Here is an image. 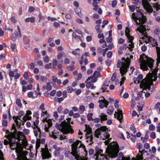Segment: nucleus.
Listing matches in <instances>:
<instances>
[{
    "instance_id": "1",
    "label": "nucleus",
    "mask_w": 160,
    "mask_h": 160,
    "mask_svg": "<svg viewBox=\"0 0 160 160\" xmlns=\"http://www.w3.org/2000/svg\"><path fill=\"white\" fill-rule=\"evenodd\" d=\"M150 43L152 47H156L157 51V67L154 69H152L153 65L154 60L151 58L143 54L140 56V61L139 63L140 68L143 71L148 70V67L150 68L151 73H149L147 75L146 77L141 82L140 85L141 87L145 89L150 90L151 86H153L152 84L153 81H155L157 78V72L158 70V67L160 62V48L158 47V44L156 41L152 38H151ZM153 90V88L151 89V91Z\"/></svg>"
},
{
    "instance_id": "2",
    "label": "nucleus",
    "mask_w": 160,
    "mask_h": 160,
    "mask_svg": "<svg viewBox=\"0 0 160 160\" xmlns=\"http://www.w3.org/2000/svg\"><path fill=\"white\" fill-rule=\"evenodd\" d=\"M14 135L12 133L8 134L7 137V138L9 141L7 140H4V144L5 145L9 144L12 149H15L16 153H19V160H22V155L23 153L21 152V150H22L23 147H25L27 146L28 142L26 140L20 139H17L14 138Z\"/></svg>"
},
{
    "instance_id": "3",
    "label": "nucleus",
    "mask_w": 160,
    "mask_h": 160,
    "mask_svg": "<svg viewBox=\"0 0 160 160\" xmlns=\"http://www.w3.org/2000/svg\"><path fill=\"white\" fill-rule=\"evenodd\" d=\"M131 18L137 24H140L138 29L139 32L143 33L146 30V26L143 24L146 21V17L140 12L137 11L132 14Z\"/></svg>"
},
{
    "instance_id": "4",
    "label": "nucleus",
    "mask_w": 160,
    "mask_h": 160,
    "mask_svg": "<svg viewBox=\"0 0 160 160\" xmlns=\"http://www.w3.org/2000/svg\"><path fill=\"white\" fill-rule=\"evenodd\" d=\"M71 146L72 152L71 154L75 157L76 160H88L84 157H82L79 155L78 148L81 147L84 150L85 149V146L80 141L78 140H76L72 144Z\"/></svg>"
},
{
    "instance_id": "5",
    "label": "nucleus",
    "mask_w": 160,
    "mask_h": 160,
    "mask_svg": "<svg viewBox=\"0 0 160 160\" xmlns=\"http://www.w3.org/2000/svg\"><path fill=\"white\" fill-rule=\"evenodd\" d=\"M68 122L65 120L62 122L61 123L56 124V127L62 132L63 134H67L69 133H73L74 132L73 129L72 128L71 125L70 124V118L67 119Z\"/></svg>"
},
{
    "instance_id": "6",
    "label": "nucleus",
    "mask_w": 160,
    "mask_h": 160,
    "mask_svg": "<svg viewBox=\"0 0 160 160\" xmlns=\"http://www.w3.org/2000/svg\"><path fill=\"white\" fill-rule=\"evenodd\" d=\"M130 60L129 58H127L126 59L124 58H122L121 60L118 61L117 67L120 68V72L121 76H124L128 71L130 63Z\"/></svg>"
},
{
    "instance_id": "7",
    "label": "nucleus",
    "mask_w": 160,
    "mask_h": 160,
    "mask_svg": "<svg viewBox=\"0 0 160 160\" xmlns=\"http://www.w3.org/2000/svg\"><path fill=\"white\" fill-rule=\"evenodd\" d=\"M119 151V146L117 142L110 143L106 148V152L109 157L112 158H116Z\"/></svg>"
},
{
    "instance_id": "8",
    "label": "nucleus",
    "mask_w": 160,
    "mask_h": 160,
    "mask_svg": "<svg viewBox=\"0 0 160 160\" xmlns=\"http://www.w3.org/2000/svg\"><path fill=\"white\" fill-rule=\"evenodd\" d=\"M142 1L143 7L146 11L148 12H152L153 11L152 9L147 0H142Z\"/></svg>"
},
{
    "instance_id": "9",
    "label": "nucleus",
    "mask_w": 160,
    "mask_h": 160,
    "mask_svg": "<svg viewBox=\"0 0 160 160\" xmlns=\"http://www.w3.org/2000/svg\"><path fill=\"white\" fill-rule=\"evenodd\" d=\"M42 156L43 159H48L51 157V154L49 153L48 148H42Z\"/></svg>"
},
{
    "instance_id": "10",
    "label": "nucleus",
    "mask_w": 160,
    "mask_h": 160,
    "mask_svg": "<svg viewBox=\"0 0 160 160\" xmlns=\"http://www.w3.org/2000/svg\"><path fill=\"white\" fill-rule=\"evenodd\" d=\"M100 77L101 74L100 73L98 72L95 71L92 76L88 78L87 79V81L90 80L91 79V81L92 83H94L97 81V78H99Z\"/></svg>"
},
{
    "instance_id": "11",
    "label": "nucleus",
    "mask_w": 160,
    "mask_h": 160,
    "mask_svg": "<svg viewBox=\"0 0 160 160\" xmlns=\"http://www.w3.org/2000/svg\"><path fill=\"white\" fill-rule=\"evenodd\" d=\"M32 128L33 129V133L36 138H41L42 133L40 128L38 127H35L34 126H32Z\"/></svg>"
},
{
    "instance_id": "12",
    "label": "nucleus",
    "mask_w": 160,
    "mask_h": 160,
    "mask_svg": "<svg viewBox=\"0 0 160 160\" xmlns=\"http://www.w3.org/2000/svg\"><path fill=\"white\" fill-rule=\"evenodd\" d=\"M9 75L10 78L14 77L16 79L18 78L20 76V74L18 72L17 69H15L13 71H10Z\"/></svg>"
},
{
    "instance_id": "13",
    "label": "nucleus",
    "mask_w": 160,
    "mask_h": 160,
    "mask_svg": "<svg viewBox=\"0 0 160 160\" xmlns=\"http://www.w3.org/2000/svg\"><path fill=\"white\" fill-rule=\"evenodd\" d=\"M118 112H115L114 114V117L117 118V119L120 122H122V120L123 119L122 112V110L118 109Z\"/></svg>"
},
{
    "instance_id": "14",
    "label": "nucleus",
    "mask_w": 160,
    "mask_h": 160,
    "mask_svg": "<svg viewBox=\"0 0 160 160\" xmlns=\"http://www.w3.org/2000/svg\"><path fill=\"white\" fill-rule=\"evenodd\" d=\"M21 117H19V115L17 117H16L15 116H13V119L15 120L16 123L19 126L21 125V124L23 125L25 122L23 120H22L21 119Z\"/></svg>"
},
{
    "instance_id": "15",
    "label": "nucleus",
    "mask_w": 160,
    "mask_h": 160,
    "mask_svg": "<svg viewBox=\"0 0 160 160\" xmlns=\"http://www.w3.org/2000/svg\"><path fill=\"white\" fill-rule=\"evenodd\" d=\"M32 114L31 112L30 111H27L26 114L22 118V120L26 122L27 120H30L32 119L31 116H29V115H31Z\"/></svg>"
},
{
    "instance_id": "16",
    "label": "nucleus",
    "mask_w": 160,
    "mask_h": 160,
    "mask_svg": "<svg viewBox=\"0 0 160 160\" xmlns=\"http://www.w3.org/2000/svg\"><path fill=\"white\" fill-rule=\"evenodd\" d=\"M99 106L101 108H103L104 107H107L108 104V102L105 99H104L102 101H99Z\"/></svg>"
},
{
    "instance_id": "17",
    "label": "nucleus",
    "mask_w": 160,
    "mask_h": 160,
    "mask_svg": "<svg viewBox=\"0 0 160 160\" xmlns=\"http://www.w3.org/2000/svg\"><path fill=\"white\" fill-rule=\"evenodd\" d=\"M127 37L129 40V42L130 43V44L129 45V46L130 47L129 48V49L130 51H131L132 50V48H134V43L132 42V41L133 39V38L130 36V35L127 36Z\"/></svg>"
},
{
    "instance_id": "18",
    "label": "nucleus",
    "mask_w": 160,
    "mask_h": 160,
    "mask_svg": "<svg viewBox=\"0 0 160 160\" xmlns=\"http://www.w3.org/2000/svg\"><path fill=\"white\" fill-rule=\"evenodd\" d=\"M128 48L127 45L126 44H123L122 46H121L118 50V54H122L126 50V48Z\"/></svg>"
},
{
    "instance_id": "19",
    "label": "nucleus",
    "mask_w": 160,
    "mask_h": 160,
    "mask_svg": "<svg viewBox=\"0 0 160 160\" xmlns=\"http://www.w3.org/2000/svg\"><path fill=\"white\" fill-rule=\"evenodd\" d=\"M21 152H22V153H23V154H22V160H29V159H28L26 155L28 154V152L26 151H23V150H21ZM18 154V160H19V153H17Z\"/></svg>"
},
{
    "instance_id": "20",
    "label": "nucleus",
    "mask_w": 160,
    "mask_h": 160,
    "mask_svg": "<svg viewBox=\"0 0 160 160\" xmlns=\"http://www.w3.org/2000/svg\"><path fill=\"white\" fill-rule=\"evenodd\" d=\"M108 82L109 81L108 80H106L104 82L103 85L102 87V92H104L107 89V88L108 86Z\"/></svg>"
},
{
    "instance_id": "21",
    "label": "nucleus",
    "mask_w": 160,
    "mask_h": 160,
    "mask_svg": "<svg viewBox=\"0 0 160 160\" xmlns=\"http://www.w3.org/2000/svg\"><path fill=\"white\" fill-rule=\"evenodd\" d=\"M91 79L89 80L90 81H87L86 82H87L86 84V87L87 88H91L92 89H94L95 87L93 86V85L92 84L91 82H92L91 81Z\"/></svg>"
},
{
    "instance_id": "22",
    "label": "nucleus",
    "mask_w": 160,
    "mask_h": 160,
    "mask_svg": "<svg viewBox=\"0 0 160 160\" xmlns=\"http://www.w3.org/2000/svg\"><path fill=\"white\" fill-rule=\"evenodd\" d=\"M99 117L100 118L101 122H102L103 121H105L107 119V115L104 113H101L100 114Z\"/></svg>"
},
{
    "instance_id": "23",
    "label": "nucleus",
    "mask_w": 160,
    "mask_h": 160,
    "mask_svg": "<svg viewBox=\"0 0 160 160\" xmlns=\"http://www.w3.org/2000/svg\"><path fill=\"white\" fill-rule=\"evenodd\" d=\"M86 130L87 131L86 136L89 135L92 133L91 128L89 126L86 125Z\"/></svg>"
},
{
    "instance_id": "24",
    "label": "nucleus",
    "mask_w": 160,
    "mask_h": 160,
    "mask_svg": "<svg viewBox=\"0 0 160 160\" xmlns=\"http://www.w3.org/2000/svg\"><path fill=\"white\" fill-rule=\"evenodd\" d=\"M143 146V145L140 143H138L136 144V148L139 150V155H140V154H142L141 152V149H142Z\"/></svg>"
},
{
    "instance_id": "25",
    "label": "nucleus",
    "mask_w": 160,
    "mask_h": 160,
    "mask_svg": "<svg viewBox=\"0 0 160 160\" xmlns=\"http://www.w3.org/2000/svg\"><path fill=\"white\" fill-rule=\"evenodd\" d=\"M93 138L92 135L86 136V139L87 140V142H92V143H93V142H92Z\"/></svg>"
},
{
    "instance_id": "26",
    "label": "nucleus",
    "mask_w": 160,
    "mask_h": 160,
    "mask_svg": "<svg viewBox=\"0 0 160 160\" xmlns=\"http://www.w3.org/2000/svg\"><path fill=\"white\" fill-rule=\"evenodd\" d=\"M145 37L142 38V39H143L144 42L146 43H147L148 42H150V40H151V38L148 37L147 35H144Z\"/></svg>"
},
{
    "instance_id": "27",
    "label": "nucleus",
    "mask_w": 160,
    "mask_h": 160,
    "mask_svg": "<svg viewBox=\"0 0 160 160\" xmlns=\"http://www.w3.org/2000/svg\"><path fill=\"white\" fill-rule=\"evenodd\" d=\"M35 18L33 17H31L25 19V21L26 22H35Z\"/></svg>"
},
{
    "instance_id": "28",
    "label": "nucleus",
    "mask_w": 160,
    "mask_h": 160,
    "mask_svg": "<svg viewBox=\"0 0 160 160\" xmlns=\"http://www.w3.org/2000/svg\"><path fill=\"white\" fill-rule=\"evenodd\" d=\"M95 28L96 29L97 32L98 33H101L102 30L100 28V25H97L95 26Z\"/></svg>"
},
{
    "instance_id": "29",
    "label": "nucleus",
    "mask_w": 160,
    "mask_h": 160,
    "mask_svg": "<svg viewBox=\"0 0 160 160\" xmlns=\"http://www.w3.org/2000/svg\"><path fill=\"white\" fill-rule=\"evenodd\" d=\"M153 7L157 11L160 9V5L158 3H154L153 4Z\"/></svg>"
},
{
    "instance_id": "30",
    "label": "nucleus",
    "mask_w": 160,
    "mask_h": 160,
    "mask_svg": "<svg viewBox=\"0 0 160 160\" xmlns=\"http://www.w3.org/2000/svg\"><path fill=\"white\" fill-rule=\"evenodd\" d=\"M40 138H37V141L36 144V150H37L40 146Z\"/></svg>"
},
{
    "instance_id": "31",
    "label": "nucleus",
    "mask_w": 160,
    "mask_h": 160,
    "mask_svg": "<svg viewBox=\"0 0 160 160\" xmlns=\"http://www.w3.org/2000/svg\"><path fill=\"white\" fill-rule=\"evenodd\" d=\"M100 131L99 129L98 128L97 129L95 132L94 135L97 138H98L99 137L98 136L100 135Z\"/></svg>"
},
{
    "instance_id": "32",
    "label": "nucleus",
    "mask_w": 160,
    "mask_h": 160,
    "mask_svg": "<svg viewBox=\"0 0 160 160\" xmlns=\"http://www.w3.org/2000/svg\"><path fill=\"white\" fill-rule=\"evenodd\" d=\"M79 110L80 111V113L82 114L85 111V108L83 105L80 106L79 107Z\"/></svg>"
},
{
    "instance_id": "33",
    "label": "nucleus",
    "mask_w": 160,
    "mask_h": 160,
    "mask_svg": "<svg viewBox=\"0 0 160 160\" xmlns=\"http://www.w3.org/2000/svg\"><path fill=\"white\" fill-rule=\"evenodd\" d=\"M96 160H107V157H105L103 156H101V157L99 158L98 156H97L96 159Z\"/></svg>"
},
{
    "instance_id": "34",
    "label": "nucleus",
    "mask_w": 160,
    "mask_h": 160,
    "mask_svg": "<svg viewBox=\"0 0 160 160\" xmlns=\"http://www.w3.org/2000/svg\"><path fill=\"white\" fill-rule=\"evenodd\" d=\"M107 47L108 48H106L105 49V50L108 51V50L111 49L113 47V44H110L108 45H107Z\"/></svg>"
},
{
    "instance_id": "35",
    "label": "nucleus",
    "mask_w": 160,
    "mask_h": 160,
    "mask_svg": "<svg viewBox=\"0 0 160 160\" xmlns=\"http://www.w3.org/2000/svg\"><path fill=\"white\" fill-rule=\"evenodd\" d=\"M39 122V120L37 118V119H36L35 121L33 122V124L32 126H34L35 127H38V125Z\"/></svg>"
},
{
    "instance_id": "36",
    "label": "nucleus",
    "mask_w": 160,
    "mask_h": 160,
    "mask_svg": "<svg viewBox=\"0 0 160 160\" xmlns=\"http://www.w3.org/2000/svg\"><path fill=\"white\" fill-rule=\"evenodd\" d=\"M92 113H89L87 115L88 120L89 121H92L93 118H92Z\"/></svg>"
},
{
    "instance_id": "37",
    "label": "nucleus",
    "mask_w": 160,
    "mask_h": 160,
    "mask_svg": "<svg viewBox=\"0 0 160 160\" xmlns=\"http://www.w3.org/2000/svg\"><path fill=\"white\" fill-rule=\"evenodd\" d=\"M16 103L17 104L19 107L22 106V104L21 102V100L19 99H17L16 100Z\"/></svg>"
},
{
    "instance_id": "38",
    "label": "nucleus",
    "mask_w": 160,
    "mask_h": 160,
    "mask_svg": "<svg viewBox=\"0 0 160 160\" xmlns=\"http://www.w3.org/2000/svg\"><path fill=\"white\" fill-rule=\"evenodd\" d=\"M101 132H104L108 130V128L105 126H102L100 128H99Z\"/></svg>"
},
{
    "instance_id": "39",
    "label": "nucleus",
    "mask_w": 160,
    "mask_h": 160,
    "mask_svg": "<svg viewBox=\"0 0 160 160\" xmlns=\"http://www.w3.org/2000/svg\"><path fill=\"white\" fill-rule=\"evenodd\" d=\"M130 30L128 27H126V30L125 31V35L127 37L130 35L129 34Z\"/></svg>"
},
{
    "instance_id": "40",
    "label": "nucleus",
    "mask_w": 160,
    "mask_h": 160,
    "mask_svg": "<svg viewBox=\"0 0 160 160\" xmlns=\"http://www.w3.org/2000/svg\"><path fill=\"white\" fill-rule=\"evenodd\" d=\"M67 90L69 93H71L73 90L72 88L70 86H68L67 88Z\"/></svg>"
},
{
    "instance_id": "41",
    "label": "nucleus",
    "mask_w": 160,
    "mask_h": 160,
    "mask_svg": "<svg viewBox=\"0 0 160 160\" xmlns=\"http://www.w3.org/2000/svg\"><path fill=\"white\" fill-rule=\"evenodd\" d=\"M149 129L151 131H153L155 129V127L153 124H151L149 125Z\"/></svg>"
},
{
    "instance_id": "42",
    "label": "nucleus",
    "mask_w": 160,
    "mask_h": 160,
    "mask_svg": "<svg viewBox=\"0 0 160 160\" xmlns=\"http://www.w3.org/2000/svg\"><path fill=\"white\" fill-rule=\"evenodd\" d=\"M52 86L49 83H47V85L46 86V89L48 91H50L52 89Z\"/></svg>"
},
{
    "instance_id": "43",
    "label": "nucleus",
    "mask_w": 160,
    "mask_h": 160,
    "mask_svg": "<svg viewBox=\"0 0 160 160\" xmlns=\"http://www.w3.org/2000/svg\"><path fill=\"white\" fill-rule=\"evenodd\" d=\"M100 120L101 119H100V118L98 117V118H96L94 119H93L92 121L94 122L97 123V122H99Z\"/></svg>"
},
{
    "instance_id": "44",
    "label": "nucleus",
    "mask_w": 160,
    "mask_h": 160,
    "mask_svg": "<svg viewBox=\"0 0 160 160\" xmlns=\"http://www.w3.org/2000/svg\"><path fill=\"white\" fill-rule=\"evenodd\" d=\"M75 11L77 14H78L79 16H80L81 15V11L80 9L78 8L76 9L75 10Z\"/></svg>"
},
{
    "instance_id": "45",
    "label": "nucleus",
    "mask_w": 160,
    "mask_h": 160,
    "mask_svg": "<svg viewBox=\"0 0 160 160\" xmlns=\"http://www.w3.org/2000/svg\"><path fill=\"white\" fill-rule=\"evenodd\" d=\"M52 123H50V122L48 123V127H46L45 128V130L46 132H49V130H48L49 128L51 127V126H52Z\"/></svg>"
},
{
    "instance_id": "46",
    "label": "nucleus",
    "mask_w": 160,
    "mask_h": 160,
    "mask_svg": "<svg viewBox=\"0 0 160 160\" xmlns=\"http://www.w3.org/2000/svg\"><path fill=\"white\" fill-rule=\"evenodd\" d=\"M11 38L12 40V41H15L17 39L16 35L15 34H13Z\"/></svg>"
},
{
    "instance_id": "47",
    "label": "nucleus",
    "mask_w": 160,
    "mask_h": 160,
    "mask_svg": "<svg viewBox=\"0 0 160 160\" xmlns=\"http://www.w3.org/2000/svg\"><path fill=\"white\" fill-rule=\"evenodd\" d=\"M129 8L132 12H134L135 9V6L134 5L129 6Z\"/></svg>"
},
{
    "instance_id": "48",
    "label": "nucleus",
    "mask_w": 160,
    "mask_h": 160,
    "mask_svg": "<svg viewBox=\"0 0 160 160\" xmlns=\"http://www.w3.org/2000/svg\"><path fill=\"white\" fill-rule=\"evenodd\" d=\"M67 68L69 70L72 71L74 70V68L73 65H71V66H67Z\"/></svg>"
},
{
    "instance_id": "49",
    "label": "nucleus",
    "mask_w": 160,
    "mask_h": 160,
    "mask_svg": "<svg viewBox=\"0 0 160 160\" xmlns=\"http://www.w3.org/2000/svg\"><path fill=\"white\" fill-rule=\"evenodd\" d=\"M60 153V151L58 150H56L54 152V154L56 157L58 156Z\"/></svg>"
},
{
    "instance_id": "50",
    "label": "nucleus",
    "mask_w": 160,
    "mask_h": 160,
    "mask_svg": "<svg viewBox=\"0 0 160 160\" xmlns=\"http://www.w3.org/2000/svg\"><path fill=\"white\" fill-rule=\"evenodd\" d=\"M92 5L94 7V8H93V10L96 11H97L98 8V6L96 4H95L94 2L93 4Z\"/></svg>"
},
{
    "instance_id": "51",
    "label": "nucleus",
    "mask_w": 160,
    "mask_h": 160,
    "mask_svg": "<svg viewBox=\"0 0 160 160\" xmlns=\"http://www.w3.org/2000/svg\"><path fill=\"white\" fill-rule=\"evenodd\" d=\"M63 54L61 52H59L57 55V58L58 59H59L61 58L62 57Z\"/></svg>"
},
{
    "instance_id": "52",
    "label": "nucleus",
    "mask_w": 160,
    "mask_h": 160,
    "mask_svg": "<svg viewBox=\"0 0 160 160\" xmlns=\"http://www.w3.org/2000/svg\"><path fill=\"white\" fill-rule=\"evenodd\" d=\"M104 137L105 138V139H108L110 137V135L108 134L107 132H104L103 134Z\"/></svg>"
},
{
    "instance_id": "53",
    "label": "nucleus",
    "mask_w": 160,
    "mask_h": 160,
    "mask_svg": "<svg viewBox=\"0 0 160 160\" xmlns=\"http://www.w3.org/2000/svg\"><path fill=\"white\" fill-rule=\"evenodd\" d=\"M52 63H49V64H47L45 66V68L47 69H49L51 68Z\"/></svg>"
},
{
    "instance_id": "54",
    "label": "nucleus",
    "mask_w": 160,
    "mask_h": 160,
    "mask_svg": "<svg viewBox=\"0 0 160 160\" xmlns=\"http://www.w3.org/2000/svg\"><path fill=\"white\" fill-rule=\"evenodd\" d=\"M11 48L12 49V51H14V50L16 48V45L15 43H11Z\"/></svg>"
},
{
    "instance_id": "55",
    "label": "nucleus",
    "mask_w": 160,
    "mask_h": 160,
    "mask_svg": "<svg viewBox=\"0 0 160 160\" xmlns=\"http://www.w3.org/2000/svg\"><path fill=\"white\" fill-rule=\"evenodd\" d=\"M52 64L53 66L54 67L56 66H57L58 64V61L56 59H54L53 60L52 62Z\"/></svg>"
},
{
    "instance_id": "56",
    "label": "nucleus",
    "mask_w": 160,
    "mask_h": 160,
    "mask_svg": "<svg viewBox=\"0 0 160 160\" xmlns=\"http://www.w3.org/2000/svg\"><path fill=\"white\" fill-rule=\"evenodd\" d=\"M99 16L97 14H93L92 16V19H98L99 18Z\"/></svg>"
},
{
    "instance_id": "57",
    "label": "nucleus",
    "mask_w": 160,
    "mask_h": 160,
    "mask_svg": "<svg viewBox=\"0 0 160 160\" xmlns=\"http://www.w3.org/2000/svg\"><path fill=\"white\" fill-rule=\"evenodd\" d=\"M124 40L122 38H120L118 40V43L121 44L123 43L124 42Z\"/></svg>"
},
{
    "instance_id": "58",
    "label": "nucleus",
    "mask_w": 160,
    "mask_h": 160,
    "mask_svg": "<svg viewBox=\"0 0 160 160\" xmlns=\"http://www.w3.org/2000/svg\"><path fill=\"white\" fill-rule=\"evenodd\" d=\"M57 110L59 113H61L62 110V107L61 106L58 107Z\"/></svg>"
},
{
    "instance_id": "59",
    "label": "nucleus",
    "mask_w": 160,
    "mask_h": 160,
    "mask_svg": "<svg viewBox=\"0 0 160 160\" xmlns=\"http://www.w3.org/2000/svg\"><path fill=\"white\" fill-rule=\"evenodd\" d=\"M134 82L137 84L139 83L140 82V81L138 79V78H134Z\"/></svg>"
},
{
    "instance_id": "60",
    "label": "nucleus",
    "mask_w": 160,
    "mask_h": 160,
    "mask_svg": "<svg viewBox=\"0 0 160 160\" xmlns=\"http://www.w3.org/2000/svg\"><path fill=\"white\" fill-rule=\"evenodd\" d=\"M150 137L152 139L155 138L156 137L155 133L154 132H152L151 133Z\"/></svg>"
},
{
    "instance_id": "61",
    "label": "nucleus",
    "mask_w": 160,
    "mask_h": 160,
    "mask_svg": "<svg viewBox=\"0 0 160 160\" xmlns=\"http://www.w3.org/2000/svg\"><path fill=\"white\" fill-rule=\"evenodd\" d=\"M76 22L79 24H82L83 23V21L79 18H77L76 19Z\"/></svg>"
},
{
    "instance_id": "62",
    "label": "nucleus",
    "mask_w": 160,
    "mask_h": 160,
    "mask_svg": "<svg viewBox=\"0 0 160 160\" xmlns=\"http://www.w3.org/2000/svg\"><path fill=\"white\" fill-rule=\"evenodd\" d=\"M43 60L45 62H49V58L48 56H46L43 58Z\"/></svg>"
},
{
    "instance_id": "63",
    "label": "nucleus",
    "mask_w": 160,
    "mask_h": 160,
    "mask_svg": "<svg viewBox=\"0 0 160 160\" xmlns=\"http://www.w3.org/2000/svg\"><path fill=\"white\" fill-rule=\"evenodd\" d=\"M154 32L155 34L159 35L160 34V30L159 29H156L155 30Z\"/></svg>"
},
{
    "instance_id": "64",
    "label": "nucleus",
    "mask_w": 160,
    "mask_h": 160,
    "mask_svg": "<svg viewBox=\"0 0 160 160\" xmlns=\"http://www.w3.org/2000/svg\"><path fill=\"white\" fill-rule=\"evenodd\" d=\"M157 131L160 133V123H159L157 126Z\"/></svg>"
}]
</instances>
